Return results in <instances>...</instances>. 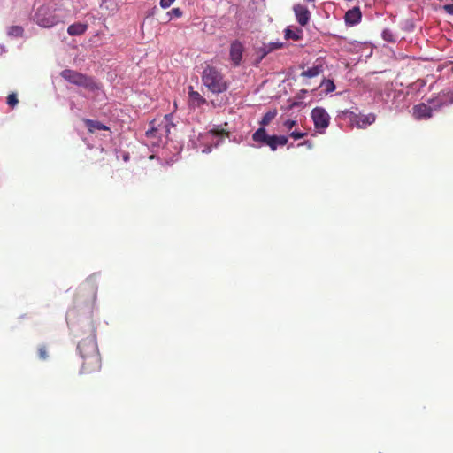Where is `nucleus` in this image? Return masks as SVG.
<instances>
[{"instance_id":"11","label":"nucleus","mask_w":453,"mask_h":453,"mask_svg":"<svg viewBox=\"0 0 453 453\" xmlns=\"http://www.w3.org/2000/svg\"><path fill=\"white\" fill-rule=\"evenodd\" d=\"M412 111L413 117L418 120L430 119L433 115V108L425 104L414 105Z\"/></svg>"},{"instance_id":"26","label":"nucleus","mask_w":453,"mask_h":453,"mask_svg":"<svg viewBox=\"0 0 453 453\" xmlns=\"http://www.w3.org/2000/svg\"><path fill=\"white\" fill-rule=\"evenodd\" d=\"M382 36H383V39L388 41V42H393L394 41L393 35H392V33L389 30H384L383 33H382Z\"/></svg>"},{"instance_id":"19","label":"nucleus","mask_w":453,"mask_h":453,"mask_svg":"<svg viewBox=\"0 0 453 453\" xmlns=\"http://www.w3.org/2000/svg\"><path fill=\"white\" fill-rule=\"evenodd\" d=\"M23 32H24V30H23L22 27H20V26H12L9 28L8 34L10 35H12V36H15V37H19V36H22Z\"/></svg>"},{"instance_id":"5","label":"nucleus","mask_w":453,"mask_h":453,"mask_svg":"<svg viewBox=\"0 0 453 453\" xmlns=\"http://www.w3.org/2000/svg\"><path fill=\"white\" fill-rule=\"evenodd\" d=\"M313 120L315 129L323 134L328 127L330 123V116L327 111L322 107H315L311 113Z\"/></svg>"},{"instance_id":"7","label":"nucleus","mask_w":453,"mask_h":453,"mask_svg":"<svg viewBox=\"0 0 453 453\" xmlns=\"http://www.w3.org/2000/svg\"><path fill=\"white\" fill-rule=\"evenodd\" d=\"M349 119L353 126H356L357 128L365 129L375 122L376 115L374 113L364 115L351 112Z\"/></svg>"},{"instance_id":"13","label":"nucleus","mask_w":453,"mask_h":453,"mask_svg":"<svg viewBox=\"0 0 453 453\" xmlns=\"http://www.w3.org/2000/svg\"><path fill=\"white\" fill-rule=\"evenodd\" d=\"M83 121L86 127H88V132L91 134L95 133L97 130H109V127L104 124L101 123L100 121L92 120L89 119H84Z\"/></svg>"},{"instance_id":"25","label":"nucleus","mask_w":453,"mask_h":453,"mask_svg":"<svg viewBox=\"0 0 453 453\" xmlns=\"http://www.w3.org/2000/svg\"><path fill=\"white\" fill-rule=\"evenodd\" d=\"M276 140H277V144L278 146L280 145V146H284L288 143V137L287 136H284V135H276Z\"/></svg>"},{"instance_id":"18","label":"nucleus","mask_w":453,"mask_h":453,"mask_svg":"<svg viewBox=\"0 0 453 453\" xmlns=\"http://www.w3.org/2000/svg\"><path fill=\"white\" fill-rule=\"evenodd\" d=\"M303 31L301 29H296L292 30L289 27H287L285 29V38L286 39H292L294 41H298L302 37Z\"/></svg>"},{"instance_id":"10","label":"nucleus","mask_w":453,"mask_h":453,"mask_svg":"<svg viewBox=\"0 0 453 453\" xmlns=\"http://www.w3.org/2000/svg\"><path fill=\"white\" fill-rule=\"evenodd\" d=\"M297 22L304 27L308 24L311 19V13L305 5L301 4H295L293 7Z\"/></svg>"},{"instance_id":"20","label":"nucleus","mask_w":453,"mask_h":453,"mask_svg":"<svg viewBox=\"0 0 453 453\" xmlns=\"http://www.w3.org/2000/svg\"><path fill=\"white\" fill-rule=\"evenodd\" d=\"M321 86L324 87L326 93L333 92L335 89V85L332 80H324Z\"/></svg>"},{"instance_id":"22","label":"nucleus","mask_w":453,"mask_h":453,"mask_svg":"<svg viewBox=\"0 0 453 453\" xmlns=\"http://www.w3.org/2000/svg\"><path fill=\"white\" fill-rule=\"evenodd\" d=\"M19 103V100L17 98V95L14 94V93H12L10 94L8 96H7V104L12 106V107H14L17 104Z\"/></svg>"},{"instance_id":"4","label":"nucleus","mask_w":453,"mask_h":453,"mask_svg":"<svg viewBox=\"0 0 453 453\" xmlns=\"http://www.w3.org/2000/svg\"><path fill=\"white\" fill-rule=\"evenodd\" d=\"M97 288L95 282L88 279L81 284L75 294L74 303L77 305L93 303L96 300Z\"/></svg>"},{"instance_id":"8","label":"nucleus","mask_w":453,"mask_h":453,"mask_svg":"<svg viewBox=\"0 0 453 453\" xmlns=\"http://www.w3.org/2000/svg\"><path fill=\"white\" fill-rule=\"evenodd\" d=\"M36 22L42 27H51L58 23V19L56 15L48 13L46 9L41 8L35 14Z\"/></svg>"},{"instance_id":"24","label":"nucleus","mask_w":453,"mask_h":453,"mask_svg":"<svg viewBox=\"0 0 453 453\" xmlns=\"http://www.w3.org/2000/svg\"><path fill=\"white\" fill-rule=\"evenodd\" d=\"M289 135L293 139L298 140V139L304 137L306 135V133L295 130V131L291 132Z\"/></svg>"},{"instance_id":"2","label":"nucleus","mask_w":453,"mask_h":453,"mask_svg":"<svg viewBox=\"0 0 453 453\" xmlns=\"http://www.w3.org/2000/svg\"><path fill=\"white\" fill-rule=\"evenodd\" d=\"M203 85L213 94H220L227 90L228 84L223 74L214 66L207 65L202 74Z\"/></svg>"},{"instance_id":"29","label":"nucleus","mask_w":453,"mask_h":453,"mask_svg":"<svg viewBox=\"0 0 453 453\" xmlns=\"http://www.w3.org/2000/svg\"><path fill=\"white\" fill-rule=\"evenodd\" d=\"M267 47H268V51H273L274 50L281 48L282 47V43L273 42V43H270Z\"/></svg>"},{"instance_id":"30","label":"nucleus","mask_w":453,"mask_h":453,"mask_svg":"<svg viewBox=\"0 0 453 453\" xmlns=\"http://www.w3.org/2000/svg\"><path fill=\"white\" fill-rule=\"evenodd\" d=\"M159 129L156 127H151L146 132L147 137H154L158 133Z\"/></svg>"},{"instance_id":"12","label":"nucleus","mask_w":453,"mask_h":453,"mask_svg":"<svg viewBox=\"0 0 453 453\" xmlns=\"http://www.w3.org/2000/svg\"><path fill=\"white\" fill-rule=\"evenodd\" d=\"M361 16H362L361 11H360L359 7H354L353 9L349 10L345 13V17H344L345 22L348 25L354 26L360 21Z\"/></svg>"},{"instance_id":"16","label":"nucleus","mask_w":453,"mask_h":453,"mask_svg":"<svg viewBox=\"0 0 453 453\" xmlns=\"http://www.w3.org/2000/svg\"><path fill=\"white\" fill-rule=\"evenodd\" d=\"M188 96H189V100L190 102L196 105L197 107H200L202 106L203 104H204L206 103V100L205 98H203L199 92L197 91H194L192 89V87H190V91L188 92Z\"/></svg>"},{"instance_id":"33","label":"nucleus","mask_w":453,"mask_h":453,"mask_svg":"<svg viewBox=\"0 0 453 453\" xmlns=\"http://www.w3.org/2000/svg\"><path fill=\"white\" fill-rule=\"evenodd\" d=\"M213 134H216V135H219V134H227V133L225 132V130L223 129H219V128H213L211 131Z\"/></svg>"},{"instance_id":"3","label":"nucleus","mask_w":453,"mask_h":453,"mask_svg":"<svg viewBox=\"0 0 453 453\" xmlns=\"http://www.w3.org/2000/svg\"><path fill=\"white\" fill-rule=\"evenodd\" d=\"M60 76L69 83L81 87L88 91H96L101 88L100 84L93 77L75 70L65 69L60 73Z\"/></svg>"},{"instance_id":"28","label":"nucleus","mask_w":453,"mask_h":453,"mask_svg":"<svg viewBox=\"0 0 453 453\" xmlns=\"http://www.w3.org/2000/svg\"><path fill=\"white\" fill-rule=\"evenodd\" d=\"M175 0H160V6L166 9L172 5Z\"/></svg>"},{"instance_id":"27","label":"nucleus","mask_w":453,"mask_h":453,"mask_svg":"<svg viewBox=\"0 0 453 453\" xmlns=\"http://www.w3.org/2000/svg\"><path fill=\"white\" fill-rule=\"evenodd\" d=\"M296 120H292V119H287L284 123H283V126L290 130L294 126H296Z\"/></svg>"},{"instance_id":"32","label":"nucleus","mask_w":453,"mask_h":453,"mask_svg":"<svg viewBox=\"0 0 453 453\" xmlns=\"http://www.w3.org/2000/svg\"><path fill=\"white\" fill-rule=\"evenodd\" d=\"M442 8L447 13L453 15V4H445Z\"/></svg>"},{"instance_id":"15","label":"nucleus","mask_w":453,"mask_h":453,"mask_svg":"<svg viewBox=\"0 0 453 453\" xmlns=\"http://www.w3.org/2000/svg\"><path fill=\"white\" fill-rule=\"evenodd\" d=\"M87 29H88L87 24L77 22V23L72 24L68 27L67 33L73 36L81 35L87 31Z\"/></svg>"},{"instance_id":"6","label":"nucleus","mask_w":453,"mask_h":453,"mask_svg":"<svg viewBox=\"0 0 453 453\" xmlns=\"http://www.w3.org/2000/svg\"><path fill=\"white\" fill-rule=\"evenodd\" d=\"M252 139L256 142H259L270 147L274 151L276 150L278 144L276 135H268L266 130L264 127H259L253 134Z\"/></svg>"},{"instance_id":"14","label":"nucleus","mask_w":453,"mask_h":453,"mask_svg":"<svg viewBox=\"0 0 453 453\" xmlns=\"http://www.w3.org/2000/svg\"><path fill=\"white\" fill-rule=\"evenodd\" d=\"M324 67L321 63L313 65L311 67L302 72L301 76L306 78H313L323 73Z\"/></svg>"},{"instance_id":"17","label":"nucleus","mask_w":453,"mask_h":453,"mask_svg":"<svg viewBox=\"0 0 453 453\" xmlns=\"http://www.w3.org/2000/svg\"><path fill=\"white\" fill-rule=\"evenodd\" d=\"M278 111L277 109H272L268 111L259 121L260 127H265L270 122L277 116Z\"/></svg>"},{"instance_id":"21","label":"nucleus","mask_w":453,"mask_h":453,"mask_svg":"<svg viewBox=\"0 0 453 453\" xmlns=\"http://www.w3.org/2000/svg\"><path fill=\"white\" fill-rule=\"evenodd\" d=\"M38 356H39V358L42 360H46L49 357V354H48L47 348L45 345H41L38 348Z\"/></svg>"},{"instance_id":"1","label":"nucleus","mask_w":453,"mask_h":453,"mask_svg":"<svg viewBox=\"0 0 453 453\" xmlns=\"http://www.w3.org/2000/svg\"><path fill=\"white\" fill-rule=\"evenodd\" d=\"M78 349L83 360L81 372L92 373L98 372L101 368V357L95 335L81 340L78 344Z\"/></svg>"},{"instance_id":"9","label":"nucleus","mask_w":453,"mask_h":453,"mask_svg":"<svg viewBox=\"0 0 453 453\" xmlns=\"http://www.w3.org/2000/svg\"><path fill=\"white\" fill-rule=\"evenodd\" d=\"M244 47L242 43L239 41H234L230 45V59L234 66L240 65L242 55H243Z\"/></svg>"},{"instance_id":"31","label":"nucleus","mask_w":453,"mask_h":453,"mask_svg":"<svg viewBox=\"0 0 453 453\" xmlns=\"http://www.w3.org/2000/svg\"><path fill=\"white\" fill-rule=\"evenodd\" d=\"M270 51L266 47L260 48L258 53L260 54L259 60L263 59Z\"/></svg>"},{"instance_id":"23","label":"nucleus","mask_w":453,"mask_h":453,"mask_svg":"<svg viewBox=\"0 0 453 453\" xmlns=\"http://www.w3.org/2000/svg\"><path fill=\"white\" fill-rule=\"evenodd\" d=\"M168 15L174 18H180L182 16V11L180 8H173L169 12Z\"/></svg>"}]
</instances>
